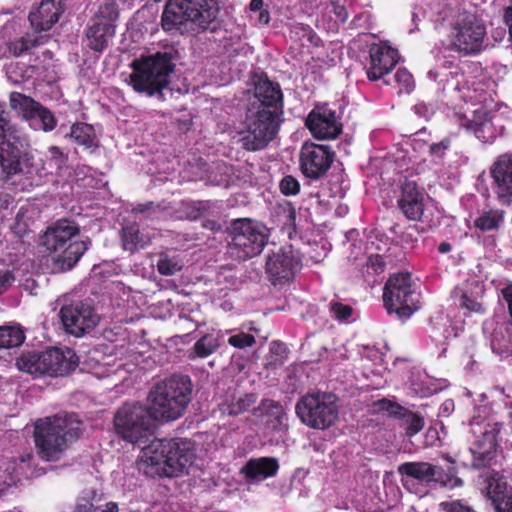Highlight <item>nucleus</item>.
I'll list each match as a JSON object with an SVG mask.
<instances>
[{"instance_id": "nucleus-15", "label": "nucleus", "mask_w": 512, "mask_h": 512, "mask_svg": "<svg viewBox=\"0 0 512 512\" xmlns=\"http://www.w3.org/2000/svg\"><path fill=\"white\" fill-rule=\"evenodd\" d=\"M303 255L292 244L280 247L266 260V273L273 285L291 281L296 272L302 268Z\"/></svg>"}, {"instance_id": "nucleus-50", "label": "nucleus", "mask_w": 512, "mask_h": 512, "mask_svg": "<svg viewBox=\"0 0 512 512\" xmlns=\"http://www.w3.org/2000/svg\"><path fill=\"white\" fill-rule=\"evenodd\" d=\"M48 152L50 155V161L54 163L57 169H61L66 165L68 156L63 153L61 148L58 146H51L49 147Z\"/></svg>"}, {"instance_id": "nucleus-6", "label": "nucleus", "mask_w": 512, "mask_h": 512, "mask_svg": "<svg viewBox=\"0 0 512 512\" xmlns=\"http://www.w3.org/2000/svg\"><path fill=\"white\" fill-rule=\"evenodd\" d=\"M81 433L77 418H38L33 433L37 455L44 461H58Z\"/></svg>"}, {"instance_id": "nucleus-49", "label": "nucleus", "mask_w": 512, "mask_h": 512, "mask_svg": "<svg viewBox=\"0 0 512 512\" xmlns=\"http://www.w3.org/2000/svg\"><path fill=\"white\" fill-rule=\"evenodd\" d=\"M386 269V262L382 255L372 254L366 261V272L371 275H380Z\"/></svg>"}, {"instance_id": "nucleus-33", "label": "nucleus", "mask_w": 512, "mask_h": 512, "mask_svg": "<svg viewBox=\"0 0 512 512\" xmlns=\"http://www.w3.org/2000/svg\"><path fill=\"white\" fill-rule=\"evenodd\" d=\"M44 43L45 39L43 36L26 33L19 38L8 41L6 48L10 56L20 57Z\"/></svg>"}, {"instance_id": "nucleus-38", "label": "nucleus", "mask_w": 512, "mask_h": 512, "mask_svg": "<svg viewBox=\"0 0 512 512\" xmlns=\"http://www.w3.org/2000/svg\"><path fill=\"white\" fill-rule=\"evenodd\" d=\"M24 340V332L19 327L0 326V349L18 347Z\"/></svg>"}, {"instance_id": "nucleus-10", "label": "nucleus", "mask_w": 512, "mask_h": 512, "mask_svg": "<svg viewBox=\"0 0 512 512\" xmlns=\"http://www.w3.org/2000/svg\"><path fill=\"white\" fill-rule=\"evenodd\" d=\"M382 298L387 313L395 314L399 320L410 318L420 309V293L408 272L391 274L384 285Z\"/></svg>"}, {"instance_id": "nucleus-3", "label": "nucleus", "mask_w": 512, "mask_h": 512, "mask_svg": "<svg viewBox=\"0 0 512 512\" xmlns=\"http://www.w3.org/2000/svg\"><path fill=\"white\" fill-rule=\"evenodd\" d=\"M192 444L184 439H156L145 446L137 461L140 472L148 477H177L192 464Z\"/></svg>"}, {"instance_id": "nucleus-11", "label": "nucleus", "mask_w": 512, "mask_h": 512, "mask_svg": "<svg viewBox=\"0 0 512 512\" xmlns=\"http://www.w3.org/2000/svg\"><path fill=\"white\" fill-rule=\"evenodd\" d=\"M228 251L238 261L258 256L266 246L270 233L268 228L257 221L244 218L234 220L229 230Z\"/></svg>"}, {"instance_id": "nucleus-62", "label": "nucleus", "mask_w": 512, "mask_h": 512, "mask_svg": "<svg viewBox=\"0 0 512 512\" xmlns=\"http://www.w3.org/2000/svg\"><path fill=\"white\" fill-rule=\"evenodd\" d=\"M264 2L263 0H251L249 4V8L252 12H258L263 10Z\"/></svg>"}, {"instance_id": "nucleus-52", "label": "nucleus", "mask_w": 512, "mask_h": 512, "mask_svg": "<svg viewBox=\"0 0 512 512\" xmlns=\"http://www.w3.org/2000/svg\"><path fill=\"white\" fill-rule=\"evenodd\" d=\"M441 506L445 512H476L473 508L459 500L444 502Z\"/></svg>"}, {"instance_id": "nucleus-16", "label": "nucleus", "mask_w": 512, "mask_h": 512, "mask_svg": "<svg viewBox=\"0 0 512 512\" xmlns=\"http://www.w3.org/2000/svg\"><path fill=\"white\" fill-rule=\"evenodd\" d=\"M334 158L335 152L330 146L305 142L300 150V170L305 177L318 180L326 175Z\"/></svg>"}, {"instance_id": "nucleus-12", "label": "nucleus", "mask_w": 512, "mask_h": 512, "mask_svg": "<svg viewBox=\"0 0 512 512\" xmlns=\"http://www.w3.org/2000/svg\"><path fill=\"white\" fill-rule=\"evenodd\" d=\"M489 418H473L468 422L470 432L475 437L473 446L461 452L463 464L474 469L487 467L495 456L496 436L501 425L491 423Z\"/></svg>"}, {"instance_id": "nucleus-2", "label": "nucleus", "mask_w": 512, "mask_h": 512, "mask_svg": "<svg viewBox=\"0 0 512 512\" xmlns=\"http://www.w3.org/2000/svg\"><path fill=\"white\" fill-rule=\"evenodd\" d=\"M192 389L188 375L172 374L152 386L146 404L125 402L114 416H182L191 402Z\"/></svg>"}, {"instance_id": "nucleus-34", "label": "nucleus", "mask_w": 512, "mask_h": 512, "mask_svg": "<svg viewBox=\"0 0 512 512\" xmlns=\"http://www.w3.org/2000/svg\"><path fill=\"white\" fill-rule=\"evenodd\" d=\"M371 413L379 416H420V412H412L396 401L383 398L374 401L371 405Z\"/></svg>"}, {"instance_id": "nucleus-17", "label": "nucleus", "mask_w": 512, "mask_h": 512, "mask_svg": "<svg viewBox=\"0 0 512 512\" xmlns=\"http://www.w3.org/2000/svg\"><path fill=\"white\" fill-rule=\"evenodd\" d=\"M305 126L318 140L336 139L343 131L341 116L329 104H316L308 113Z\"/></svg>"}, {"instance_id": "nucleus-35", "label": "nucleus", "mask_w": 512, "mask_h": 512, "mask_svg": "<svg viewBox=\"0 0 512 512\" xmlns=\"http://www.w3.org/2000/svg\"><path fill=\"white\" fill-rule=\"evenodd\" d=\"M257 394L246 393L239 396H232L229 401L221 405L222 413H228L229 416H238L248 412L256 403Z\"/></svg>"}, {"instance_id": "nucleus-29", "label": "nucleus", "mask_w": 512, "mask_h": 512, "mask_svg": "<svg viewBox=\"0 0 512 512\" xmlns=\"http://www.w3.org/2000/svg\"><path fill=\"white\" fill-rule=\"evenodd\" d=\"M68 136L79 146L94 152L100 147V141L93 125L85 122L72 124Z\"/></svg>"}, {"instance_id": "nucleus-48", "label": "nucleus", "mask_w": 512, "mask_h": 512, "mask_svg": "<svg viewBox=\"0 0 512 512\" xmlns=\"http://www.w3.org/2000/svg\"><path fill=\"white\" fill-rule=\"evenodd\" d=\"M279 189L285 196H294L300 192V183L294 176L286 175L280 180Z\"/></svg>"}, {"instance_id": "nucleus-32", "label": "nucleus", "mask_w": 512, "mask_h": 512, "mask_svg": "<svg viewBox=\"0 0 512 512\" xmlns=\"http://www.w3.org/2000/svg\"><path fill=\"white\" fill-rule=\"evenodd\" d=\"M10 106L21 115L23 119L28 122H34L35 116L42 104L30 96H26L20 92H12L10 94Z\"/></svg>"}, {"instance_id": "nucleus-43", "label": "nucleus", "mask_w": 512, "mask_h": 512, "mask_svg": "<svg viewBox=\"0 0 512 512\" xmlns=\"http://www.w3.org/2000/svg\"><path fill=\"white\" fill-rule=\"evenodd\" d=\"M217 347L218 345L215 343L214 339L208 335H205L195 342L193 346L194 355H190L189 358H206L213 354L217 350Z\"/></svg>"}, {"instance_id": "nucleus-41", "label": "nucleus", "mask_w": 512, "mask_h": 512, "mask_svg": "<svg viewBox=\"0 0 512 512\" xmlns=\"http://www.w3.org/2000/svg\"><path fill=\"white\" fill-rule=\"evenodd\" d=\"M283 228L288 232L289 236L296 233V209L291 202H286L279 206L278 213Z\"/></svg>"}, {"instance_id": "nucleus-55", "label": "nucleus", "mask_w": 512, "mask_h": 512, "mask_svg": "<svg viewBox=\"0 0 512 512\" xmlns=\"http://www.w3.org/2000/svg\"><path fill=\"white\" fill-rule=\"evenodd\" d=\"M451 141L449 138H444L440 142L433 143L429 147V152L432 155L442 157L447 149H449Z\"/></svg>"}, {"instance_id": "nucleus-19", "label": "nucleus", "mask_w": 512, "mask_h": 512, "mask_svg": "<svg viewBox=\"0 0 512 512\" xmlns=\"http://www.w3.org/2000/svg\"><path fill=\"white\" fill-rule=\"evenodd\" d=\"M492 188L497 201L512 206V152L500 154L490 167Z\"/></svg>"}, {"instance_id": "nucleus-21", "label": "nucleus", "mask_w": 512, "mask_h": 512, "mask_svg": "<svg viewBox=\"0 0 512 512\" xmlns=\"http://www.w3.org/2000/svg\"><path fill=\"white\" fill-rule=\"evenodd\" d=\"M397 206L410 221H420L425 209V190L416 181L405 178L400 185Z\"/></svg>"}, {"instance_id": "nucleus-14", "label": "nucleus", "mask_w": 512, "mask_h": 512, "mask_svg": "<svg viewBox=\"0 0 512 512\" xmlns=\"http://www.w3.org/2000/svg\"><path fill=\"white\" fill-rule=\"evenodd\" d=\"M59 316L65 332L75 337L90 333L100 320L91 303L82 300L63 305Z\"/></svg>"}, {"instance_id": "nucleus-36", "label": "nucleus", "mask_w": 512, "mask_h": 512, "mask_svg": "<svg viewBox=\"0 0 512 512\" xmlns=\"http://www.w3.org/2000/svg\"><path fill=\"white\" fill-rule=\"evenodd\" d=\"M505 212L501 209L484 210L475 220L474 226L482 232L498 231L504 222Z\"/></svg>"}, {"instance_id": "nucleus-46", "label": "nucleus", "mask_w": 512, "mask_h": 512, "mask_svg": "<svg viewBox=\"0 0 512 512\" xmlns=\"http://www.w3.org/2000/svg\"><path fill=\"white\" fill-rule=\"evenodd\" d=\"M329 312L334 319L339 322H344L352 316L353 308L351 305L332 300L329 303Z\"/></svg>"}, {"instance_id": "nucleus-53", "label": "nucleus", "mask_w": 512, "mask_h": 512, "mask_svg": "<svg viewBox=\"0 0 512 512\" xmlns=\"http://www.w3.org/2000/svg\"><path fill=\"white\" fill-rule=\"evenodd\" d=\"M301 422L308 427H311L313 429H325L327 427H330L333 422L331 421V418H300Z\"/></svg>"}, {"instance_id": "nucleus-25", "label": "nucleus", "mask_w": 512, "mask_h": 512, "mask_svg": "<svg viewBox=\"0 0 512 512\" xmlns=\"http://www.w3.org/2000/svg\"><path fill=\"white\" fill-rule=\"evenodd\" d=\"M254 96L257 99L256 108L276 110L283 113V93L278 83H274L267 76L261 77L255 83Z\"/></svg>"}, {"instance_id": "nucleus-9", "label": "nucleus", "mask_w": 512, "mask_h": 512, "mask_svg": "<svg viewBox=\"0 0 512 512\" xmlns=\"http://www.w3.org/2000/svg\"><path fill=\"white\" fill-rule=\"evenodd\" d=\"M78 356L71 348H49L45 351H25L16 359V367L21 372L51 377L69 374L78 366Z\"/></svg>"}, {"instance_id": "nucleus-60", "label": "nucleus", "mask_w": 512, "mask_h": 512, "mask_svg": "<svg viewBox=\"0 0 512 512\" xmlns=\"http://www.w3.org/2000/svg\"><path fill=\"white\" fill-rule=\"evenodd\" d=\"M259 15L257 18L258 23L262 25H267L270 21V13L267 9H263L261 11H258Z\"/></svg>"}, {"instance_id": "nucleus-61", "label": "nucleus", "mask_w": 512, "mask_h": 512, "mask_svg": "<svg viewBox=\"0 0 512 512\" xmlns=\"http://www.w3.org/2000/svg\"><path fill=\"white\" fill-rule=\"evenodd\" d=\"M503 19L506 25L512 23V0H510L509 5L504 9Z\"/></svg>"}, {"instance_id": "nucleus-1", "label": "nucleus", "mask_w": 512, "mask_h": 512, "mask_svg": "<svg viewBox=\"0 0 512 512\" xmlns=\"http://www.w3.org/2000/svg\"><path fill=\"white\" fill-rule=\"evenodd\" d=\"M0 179L14 186L15 191L30 190L40 185L44 163L24 149L16 130L0 113Z\"/></svg>"}, {"instance_id": "nucleus-64", "label": "nucleus", "mask_w": 512, "mask_h": 512, "mask_svg": "<svg viewBox=\"0 0 512 512\" xmlns=\"http://www.w3.org/2000/svg\"><path fill=\"white\" fill-rule=\"evenodd\" d=\"M101 512H119V508L117 503L115 502H108L105 505V508Z\"/></svg>"}, {"instance_id": "nucleus-44", "label": "nucleus", "mask_w": 512, "mask_h": 512, "mask_svg": "<svg viewBox=\"0 0 512 512\" xmlns=\"http://www.w3.org/2000/svg\"><path fill=\"white\" fill-rule=\"evenodd\" d=\"M256 416H284L282 404L272 399H263L257 408L253 409Z\"/></svg>"}, {"instance_id": "nucleus-37", "label": "nucleus", "mask_w": 512, "mask_h": 512, "mask_svg": "<svg viewBox=\"0 0 512 512\" xmlns=\"http://www.w3.org/2000/svg\"><path fill=\"white\" fill-rule=\"evenodd\" d=\"M103 495L94 488L84 489L77 497L73 512H98Z\"/></svg>"}, {"instance_id": "nucleus-13", "label": "nucleus", "mask_w": 512, "mask_h": 512, "mask_svg": "<svg viewBox=\"0 0 512 512\" xmlns=\"http://www.w3.org/2000/svg\"><path fill=\"white\" fill-rule=\"evenodd\" d=\"M282 114L276 110L256 108L252 104L246 117L247 130L241 138L242 147L248 151L265 148L277 135Z\"/></svg>"}, {"instance_id": "nucleus-23", "label": "nucleus", "mask_w": 512, "mask_h": 512, "mask_svg": "<svg viewBox=\"0 0 512 512\" xmlns=\"http://www.w3.org/2000/svg\"><path fill=\"white\" fill-rule=\"evenodd\" d=\"M369 65L366 75L370 81H378L388 75L398 62L396 49L386 44H372L369 49Z\"/></svg>"}, {"instance_id": "nucleus-22", "label": "nucleus", "mask_w": 512, "mask_h": 512, "mask_svg": "<svg viewBox=\"0 0 512 512\" xmlns=\"http://www.w3.org/2000/svg\"><path fill=\"white\" fill-rule=\"evenodd\" d=\"M157 418H113L116 433L132 444L147 442L155 433Z\"/></svg>"}, {"instance_id": "nucleus-57", "label": "nucleus", "mask_w": 512, "mask_h": 512, "mask_svg": "<svg viewBox=\"0 0 512 512\" xmlns=\"http://www.w3.org/2000/svg\"><path fill=\"white\" fill-rule=\"evenodd\" d=\"M13 281L14 276L11 271L0 270V295L8 289Z\"/></svg>"}, {"instance_id": "nucleus-42", "label": "nucleus", "mask_w": 512, "mask_h": 512, "mask_svg": "<svg viewBox=\"0 0 512 512\" xmlns=\"http://www.w3.org/2000/svg\"><path fill=\"white\" fill-rule=\"evenodd\" d=\"M119 16L118 5L115 0H105L99 7L93 21L115 23Z\"/></svg>"}, {"instance_id": "nucleus-4", "label": "nucleus", "mask_w": 512, "mask_h": 512, "mask_svg": "<svg viewBox=\"0 0 512 512\" xmlns=\"http://www.w3.org/2000/svg\"><path fill=\"white\" fill-rule=\"evenodd\" d=\"M173 49L141 55L130 63L132 72L127 84L138 94L165 100L164 90L169 87L176 64Z\"/></svg>"}, {"instance_id": "nucleus-40", "label": "nucleus", "mask_w": 512, "mask_h": 512, "mask_svg": "<svg viewBox=\"0 0 512 512\" xmlns=\"http://www.w3.org/2000/svg\"><path fill=\"white\" fill-rule=\"evenodd\" d=\"M393 82L390 79H385L386 85H393V83L399 88V92L410 93L414 88L413 75L406 68H399L392 77Z\"/></svg>"}, {"instance_id": "nucleus-20", "label": "nucleus", "mask_w": 512, "mask_h": 512, "mask_svg": "<svg viewBox=\"0 0 512 512\" xmlns=\"http://www.w3.org/2000/svg\"><path fill=\"white\" fill-rule=\"evenodd\" d=\"M296 416H337L339 398L331 392H308L295 407Z\"/></svg>"}, {"instance_id": "nucleus-26", "label": "nucleus", "mask_w": 512, "mask_h": 512, "mask_svg": "<svg viewBox=\"0 0 512 512\" xmlns=\"http://www.w3.org/2000/svg\"><path fill=\"white\" fill-rule=\"evenodd\" d=\"M487 495L495 512H512V487L497 473L488 479Z\"/></svg>"}, {"instance_id": "nucleus-8", "label": "nucleus", "mask_w": 512, "mask_h": 512, "mask_svg": "<svg viewBox=\"0 0 512 512\" xmlns=\"http://www.w3.org/2000/svg\"><path fill=\"white\" fill-rule=\"evenodd\" d=\"M448 49L460 56H475L484 50L486 25L475 13L463 10L448 20Z\"/></svg>"}, {"instance_id": "nucleus-51", "label": "nucleus", "mask_w": 512, "mask_h": 512, "mask_svg": "<svg viewBox=\"0 0 512 512\" xmlns=\"http://www.w3.org/2000/svg\"><path fill=\"white\" fill-rule=\"evenodd\" d=\"M11 229L15 236H17L19 238H23L29 232V225L25 221L23 216H20L19 214H17Z\"/></svg>"}, {"instance_id": "nucleus-54", "label": "nucleus", "mask_w": 512, "mask_h": 512, "mask_svg": "<svg viewBox=\"0 0 512 512\" xmlns=\"http://www.w3.org/2000/svg\"><path fill=\"white\" fill-rule=\"evenodd\" d=\"M404 427L408 436H413L424 427L423 418H405Z\"/></svg>"}, {"instance_id": "nucleus-39", "label": "nucleus", "mask_w": 512, "mask_h": 512, "mask_svg": "<svg viewBox=\"0 0 512 512\" xmlns=\"http://www.w3.org/2000/svg\"><path fill=\"white\" fill-rule=\"evenodd\" d=\"M30 126L44 132H50L56 128L57 119L47 107L42 105L35 116V121L30 122Z\"/></svg>"}, {"instance_id": "nucleus-45", "label": "nucleus", "mask_w": 512, "mask_h": 512, "mask_svg": "<svg viewBox=\"0 0 512 512\" xmlns=\"http://www.w3.org/2000/svg\"><path fill=\"white\" fill-rule=\"evenodd\" d=\"M182 267L183 265L179 259L167 255L160 256L157 262V270L164 276H172L181 271Z\"/></svg>"}, {"instance_id": "nucleus-56", "label": "nucleus", "mask_w": 512, "mask_h": 512, "mask_svg": "<svg viewBox=\"0 0 512 512\" xmlns=\"http://www.w3.org/2000/svg\"><path fill=\"white\" fill-rule=\"evenodd\" d=\"M461 306L471 312L481 313L483 312V306L478 301L470 298L467 294L461 296Z\"/></svg>"}, {"instance_id": "nucleus-27", "label": "nucleus", "mask_w": 512, "mask_h": 512, "mask_svg": "<svg viewBox=\"0 0 512 512\" xmlns=\"http://www.w3.org/2000/svg\"><path fill=\"white\" fill-rule=\"evenodd\" d=\"M279 470L278 460L274 457L252 458L240 469L248 482H259L273 477Z\"/></svg>"}, {"instance_id": "nucleus-63", "label": "nucleus", "mask_w": 512, "mask_h": 512, "mask_svg": "<svg viewBox=\"0 0 512 512\" xmlns=\"http://www.w3.org/2000/svg\"><path fill=\"white\" fill-rule=\"evenodd\" d=\"M203 227L206 228V229H209L211 231H217L220 229V224L215 221V220H206L204 223H203Z\"/></svg>"}, {"instance_id": "nucleus-59", "label": "nucleus", "mask_w": 512, "mask_h": 512, "mask_svg": "<svg viewBox=\"0 0 512 512\" xmlns=\"http://www.w3.org/2000/svg\"><path fill=\"white\" fill-rule=\"evenodd\" d=\"M455 409V403L452 399H446L439 407L437 416H449Z\"/></svg>"}, {"instance_id": "nucleus-47", "label": "nucleus", "mask_w": 512, "mask_h": 512, "mask_svg": "<svg viewBox=\"0 0 512 512\" xmlns=\"http://www.w3.org/2000/svg\"><path fill=\"white\" fill-rule=\"evenodd\" d=\"M227 343L234 348L245 349L255 345L256 339L252 334L241 331L237 334L231 335L228 338Z\"/></svg>"}, {"instance_id": "nucleus-18", "label": "nucleus", "mask_w": 512, "mask_h": 512, "mask_svg": "<svg viewBox=\"0 0 512 512\" xmlns=\"http://www.w3.org/2000/svg\"><path fill=\"white\" fill-rule=\"evenodd\" d=\"M398 472L421 483H439L446 488H456L463 485L461 478L447 474L442 467L427 462H406L398 467Z\"/></svg>"}, {"instance_id": "nucleus-30", "label": "nucleus", "mask_w": 512, "mask_h": 512, "mask_svg": "<svg viewBox=\"0 0 512 512\" xmlns=\"http://www.w3.org/2000/svg\"><path fill=\"white\" fill-rule=\"evenodd\" d=\"M121 242L125 251L135 253L146 248L150 242V237L140 230L137 223H130L121 229Z\"/></svg>"}, {"instance_id": "nucleus-58", "label": "nucleus", "mask_w": 512, "mask_h": 512, "mask_svg": "<svg viewBox=\"0 0 512 512\" xmlns=\"http://www.w3.org/2000/svg\"><path fill=\"white\" fill-rule=\"evenodd\" d=\"M501 295L508 306V312L510 315V324H512V282L510 281L503 289H501Z\"/></svg>"}, {"instance_id": "nucleus-5", "label": "nucleus", "mask_w": 512, "mask_h": 512, "mask_svg": "<svg viewBox=\"0 0 512 512\" xmlns=\"http://www.w3.org/2000/svg\"><path fill=\"white\" fill-rule=\"evenodd\" d=\"M219 11L217 0H168L162 12L161 26L164 31L172 32L190 22L197 33H213L220 27Z\"/></svg>"}, {"instance_id": "nucleus-24", "label": "nucleus", "mask_w": 512, "mask_h": 512, "mask_svg": "<svg viewBox=\"0 0 512 512\" xmlns=\"http://www.w3.org/2000/svg\"><path fill=\"white\" fill-rule=\"evenodd\" d=\"M64 0H41L40 4L29 12L28 19L36 32L49 31L64 12Z\"/></svg>"}, {"instance_id": "nucleus-7", "label": "nucleus", "mask_w": 512, "mask_h": 512, "mask_svg": "<svg viewBox=\"0 0 512 512\" xmlns=\"http://www.w3.org/2000/svg\"><path fill=\"white\" fill-rule=\"evenodd\" d=\"M80 228L75 221L62 218L47 227L40 237V245L48 252L62 250L55 259L56 266L61 271L72 269L88 250V241H72L79 235Z\"/></svg>"}, {"instance_id": "nucleus-28", "label": "nucleus", "mask_w": 512, "mask_h": 512, "mask_svg": "<svg viewBox=\"0 0 512 512\" xmlns=\"http://www.w3.org/2000/svg\"><path fill=\"white\" fill-rule=\"evenodd\" d=\"M114 34L115 24L93 21V24L88 28L86 33L88 46L96 52H102L107 48L109 40Z\"/></svg>"}, {"instance_id": "nucleus-31", "label": "nucleus", "mask_w": 512, "mask_h": 512, "mask_svg": "<svg viewBox=\"0 0 512 512\" xmlns=\"http://www.w3.org/2000/svg\"><path fill=\"white\" fill-rule=\"evenodd\" d=\"M492 351L501 358L512 356V324L497 325L490 341Z\"/></svg>"}]
</instances>
